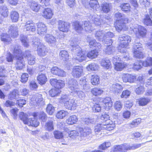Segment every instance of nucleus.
<instances>
[{
	"label": "nucleus",
	"mask_w": 152,
	"mask_h": 152,
	"mask_svg": "<svg viewBox=\"0 0 152 152\" xmlns=\"http://www.w3.org/2000/svg\"><path fill=\"white\" fill-rule=\"evenodd\" d=\"M69 42H71L70 45L72 48V50L76 54V59L80 62L85 60L86 58V53L82 51L79 46L77 45V40H75L74 41L73 40H72Z\"/></svg>",
	"instance_id": "3"
},
{
	"label": "nucleus",
	"mask_w": 152,
	"mask_h": 152,
	"mask_svg": "<svg viewBox=\"0 0 152 152\" xmlns=\"http://www.w3.org/2000/svg\"><path fill=\"white\" fill-rule=\"evenodd\" d=\"M27 57L28 61V63L29 65H33L35 61V57L30 53V52L29 51H26L24 55Z\"/></svg>",
	"instance_id": "22"
},
{
	"label": "nucleus",
	"mask_w": 152,
	"mask_h": 152,
	"mask_svg": "<svg viewBox=\"0 0 152 152\" xmlns=\"http://www.w3.org/2000/svg\"><path fill=\"white\" fill-rule=\"evenodd\" d=\"M55 138L57 139H59L63 137L62 133L58 131H54L53 133Z\"/></svg>",
	"instance_id": "64"
},
{
	"label": "nucleus",
	"mask_w": 152,
	"mask_h": 152,
	"mask_svg": "<svg viewBox=\"0 0 152 152\" xmlns=\"http://www.w3.org/2000/svg\"><path fill=\"white\" fill-rule=\"evenodd\" d=\"M60 92L59 89L54 88L49 91V94L52 97H54L57 95L58 94H59Z\"/></svg>",
	"instance_id": "55"
},
{
	"label": "nucleus",
	"mask_w": 152,
	"mask_h": 152,
	"mask_svg": "<svg viewBox=\"0 0 152 152\" xmlns=\"http://www.w3.org/2000/svg\"><path fill=\"white\" fill-rule=\"evenodd\" d=\"M143 50L142 45L141 43L135 42L133 46L132 51Z\"/></svg>",
	"instance_id": "56"
},
{
	"label": "nucleus",
	"mask_w": 152,
	"mask_h": 152,
	"mask_svg": "<svg viewBox=\"0 0 152 152\" xmlns=\"http://www.w3.org/2000/svg\"><path fill=\"white\" fill-rule=\"evenodd\" d=\"M93 110L94 112H99L101 110V107L100 104L95 103L93 107Z\"/></svg>",
	"instance_id": "63"
},
{
	"label": "nucleus",
	"mask_w": 152,
	"mask_h": 152,
	"mask_svg": "<svg viewBox=\"0 0 152 152\" xmlns=\"http://www.w3.org/2000/svg\"><path fill=\"white\" fill-rule=\"evenodd\" d=\"M83 72L82 67L77 66L74 67L72 69V75L76 78H78L81 77Z\"/></svg>",
	"instance_id": "17"
},
{
	"label": "nucleus",
	"mask_w": 152,
	"mask_h": 152,
	"mask_svg": "<svg viewBox=\"0 0 152 152\" xmlns=\"http://www.w3.org/2000/svg\"><path fill=\"white\" fill-rule=\"evenodd\" d=\"M143 50H137L132 51L134 57L138 58H144V55L142 53Z\"/></svg>",
	"instance_id": "39"
},
{
	"label": "nucleus",
	"mask_w": 152,
	"mask_h": 152,
	"mask_svg": "<svg viewBox=\"0 0 152 152\" xmlns=\"http://www.w3.org/2000/svg\"><path fill=\"white\" fill-rule=\"evenodd\" d=\"M8 33L10 35V36L7 34L3 33L1 38V41L6 43H8L11 41L12 40L10 36L13 38H15L18 35V27L12 26H10L9 27Z\"/></svg>",
	"instance_id": "5"
},
{
	"label": "nucleus",
	"mask_w": 152,
	"mask_h": 152,
	"mask_svg": "<svg viewBox=\"0 0 152 152\" xmlns=\"http://www.w3.org/2000/svg\"><path fill=\"white\" fill-rule=\"evenodd\" d=\"M98 54V52L96 50H91L87 54L86 57L91 59L96 58Z\"/></svg>",
	"instance_id": "38"
},
{
	"label": "nucleus",
	"mask_w": 152,
	"mask_h": 152,
	"mask_svg": "<svg viewBox=\"0 0 152 152\" xmlns=\"http://www.w3.org/2000/svg\"><path fill=\"white\" fill-rule=\"evenodd\" d=\"M8 13V10L5 5L0 6V13L4 17H7Z\"/></svg>",
	"instance_id": "36"
},
{
	"label": "nucleus",
	"mask_w": 152,
	"mask_h": 152,
	"mask_svg": "<svg viewBox=\"0 0 152 152\" xmlns=\"http://www.w3.org/2000/svg\"><path fill=\"white\" fill-rule=\"evenodd\" d=\"M20 39L23 45L25 47L28 46V42L27 37L25 36L21 35L20 36Z\"/></svg>",
	"instance_id": "54"
},
{
	"label": "nucleus",
	"mask_w": 152,
	"mask_h": 152,
	"mask_svg": "<svg viewBox=\"0 0 152 152\" xmlns=\"http://www.w3.org/2000/svg\"><path fill=\"white\" fill-rule=\"evenodd\" d=\"M82 2L86 7L88 8L90 7L94 11L99 9L100 6L97 0H90L89 2L87 0H82Z\"/></svg>",
	"instance_id": "10"
},
{
	"label": "nucleus",
	"mask_w": 152,
	"mask_h": 152,
	"mask_svg": "<svg viewBox=\"0 0 152 152\" xmlns=\"http://www.w3.org/2000/svg\"><path fill=\"white\" fill-rule=\"evenodd\" d=\"M141 119L140 118L134 120L132 122L130 123V127L132 128L137 126L141 122Z\"/></svg>",
	"instance_id": "59"
},
{
	"label": "nucleus",
	"mask_w": 152,
	"mask_h": 152,
	"mask_svg": "<svg viewBox=\"0 0 152 152\" xmlns=\"http://www.w3.org/2000/svg\"><path fill=\"white\" fill-rule=\"evenodd\" d=\"M55 110L54 107L51 104H48L46 107V112L50 115H52Z\"/></svg>",
	"instance_id": "50"
},
{
	"label": "nucleus",
	"mask_w": 152,
	"mask_h": 152,
	"mask_svg": "<svg viewBox=\"0 0 152 152\" xmlns=\"http://www.w3.org/2000/svg\"><path fill=\"white\" fill-rule=\"evenodd\" d=\"M43 99L42 95L39 94H36L32 96L30 100V103L33 105L42 103Z\"/></svg>",
	"instance_id": "16"
},
{
	"label": "nucleus",
	"mask_w": 152,
	"mask_h": 152,
	"mask_svg": "<svg viewBox=\"0 0 152 152\" xmlns=\"http://www.w3.org/2000/svg\"><path fill=\"white\" fill-rule=\"evenodd\" d=\"M60 101L64 104V107L68 110H74L76 109L77 105L75 102V100L74 99H70L66 95L62 97Z\"/></svg>",
	"instance_id": "6"
},
{
	"label": "nucleus",
	"mask_w": 152,
	"mask_h": 152,
	"mask_svg": "<svg viewBox=\"0 0 152 152\" xmlns=\"http://www.w3.org/2000/svg\"><path fill=\"white\" fill-rule=\"evenodd\" d=\"M103 129V125L102 124H97L95 127L94 129V131L96 134H98V133H99L100 134H101L100 132H101V130Z\"/></svg>",
	"instance_id": "60"
},
{
	"label": "nucleus",
	"mask_w": 152,
	"mask_h": 152,
	"mask_svg": "<svg viewBox=\"0 0 152 152\" xmlns=\"http://www.w3.org/2000/svg\"><path fill=\"white\" fill-rule=\"evenodd\" d=\"M45 40L51 46H55L56 43V38L52 35L47 34L45 37Z\"/></svg>",
	"instance_id": "19"
},
{
	"label": "nucleus",
	"mask_w": 152,
	"mask_h": 152,
	"mask_svg": "<svg viewBox=\"0 0 152 152\" xmlns=\"http://www.w3.org/2000/svg\"><path fill=\"white\" fill-rule=\"evenodd\" d=\"M103 102L104 104V106L107 110L109 109L112 106V102L109 97H107L104 98L103 100Z\"/></svg>",
	"instance_id": "30"
},
{
	"label": "nucleus",
	"mask_w": 152,
	"mask_h": 152,
	"mask_svg": "<svg viewBox=\"0 0 152 152\" xmlns=\"http://www.w3.org/2000/svg\"><path fill=\"white\" fill-rule=\"evenodd\" d=\"M31 118L28 119L26 123L25 124L28 125L29 126L36 127H37L39 124V122L35 118Z\"/></svg>",
	"instance_id": "26"
},
{
	"label": "nucleus",
	"mask_w": 152,
	"mask_h": 152,
	"mask_svg": "<svg viewBox=\"0 0 152 152\" xmlns=\"http://www.w3.org/2000/svg\"><path fill=\"white\" fill-rule=\"evenodd\" d=\"M40 41L38 38H36L33 40L32 46L33 47L37 48L38 55L40 56L43 57L46 55L47 52L45 50L44 46L41 43Z\"/></svg>",
	"instance_id": "7"
},
{
	"label": "nucleus",
	"mask_w": 152,
	"mask_h": 152,
	"mask_svg": "<svg viewBox=\"0 0 152 152\" xmlns=\"http://www.w3.org/2000/svg\"><path fill=\"white\" fill-rule=\"evenodd\" d=\"M91 83L93 85H96L99 84V77L96 75L92 76L91 79Z\"/></svg>",
	"instance_id": "46"
},
{
	"label": "nucleus",
	"mask_w": 152,
	"mask_h": 152,
	"mask_svg": "<svg viewBox=\"0 0 152 152\" xmlns=\"http://www.w3.org/2000/svg\"><path fill=\"white\" fill-rule=\"evenodd\" d=\"M149 99L147 98H140L139 100V105L142 106L145 105L149 102Z\"/></svg>",
	"instance_id": "61"
},
{
	"label": "nucleus",
	"mask_w": 152,
	"mask_h": 152,
	"mask_svg": "<svg viewBox=\"0 0 152 152\" xmlns=\"http://www.w3.org/2000/svg\"><path fill=\"white\" fill-rule=\"evenodd\" d=\"M75 94H72V95L74 96L77 95L78 97L82 100H84L85 98V94L84 93L81 91L80 90L79 88L77 90Z\"/></svg>",
	"instance_id": "52"
},
{
	"label": "nucleus",
	"mask_w": 152,
	"mask_h": 152,
	"mask_svg": "<svg viewBox=\"0 0 152 152\" xmlns=\"http://www.w3.org/2000/svg\"><path fill=\"white\" fill-rule=\"evenodd\" d=\"M64 131L67 132L69 137L72 139H76L79 141L81 138L78 129L76 130L69 131L68 129L66 128L64 129Z\"/></svg>",
	"instance_id": "13"
},
{
	"label": "nucleus",
	"mask_w": 152,
	"mask_h": 152,
	"mask_svg": "<svg viewBox=\"0 0 152 152\" xmlns=\"http://www.w3.org/2000/svg\"><path fill=\"white\" fill-rule=\"evenodd\" d=\"M118 50L121 53H125L123 55V58L124 59V61L127 60L129 59V55L126 50V48L123 49L122 48H118Z\"/></svg>",
	"instance_id": "45"
},
{
	"label": "nucleus",
	"mask_w": 152,
	"mask_h": 152,
	"mask_svg": "<svg viewBox=\"0 0 152 152\" xmlns=\"http://www.w3.org/2000/svg\"><path fill=\"white\" fill-rule=\"evenodd\" d=\"M122 10L125 12H129L130 11L131 7L128 3H124L120 6Z\"/></svg>",
	"instance_id": "43"
},
{
	"label": "nucleus",
	"mask_w": 152,
	"mask_h": 152,
	"mask_svg": "<svg viewBox=\"0 0 152 152\" xmlns=\"http://www.w3.org/2000/svg\"><path fill=\"white\" fill-rule=\"evenodd\" d=\"M10 18L12 22H17L19 18V14L16 11H12L10 13Z\"/></svg>",
	"instance_id": "31"
},
{
	"label": "nucleus",
	"mask_w": 152,
	"mask_h": 152,
	"mask_svg": "<svg viewBox=\"0 0 152 152\" xmlns=\"http://www.w3.org/2000/svg\"><path fill=\"white\" fill-rule=\"evenodd\" d=\"M24 29L27 31H34L36 30V27L32 21L29 20L26 22Z\"/></svg>",
	"instance_id": "20"
},
{
	"label": "nucleus",
	"mask_w": 152,
	"mask_h": 152,
	"mask_svg": "<svg viewBox=\"0 0 152 152\" xmlns=\"http://www.w3.org/2000/svg\"><path fill=\"white\" fill-rule=\"evenodd\" d=\"M14 54L16 56V59L18 57H22L21 50L18 46H17L15 48L14 50Z\"/></svg>",
	"instance_id": "49"
},
{
	"label": "nucleus",
	"mask_w": 152,
	"mask_h": 152,
	"mask_svg": "<svg viewBox=\"0 0 152 152\" xmlns=\"http://www.w3.org/2000/svg\"><path fill=\"white\" fill-rule=\"evenodd\" d=\"M98 65L95 63H91L86 67V69L88 71H95L98 70Z\"/></svg>",
	"instance_id": "41"
},
{
	"label": "nucleus",
	"mask_w": 152,
	"mask_h": 152,
	"mask_svg": "<svg viewBox=\"0 0 152 152\" xmlns=\"http://www.w3.org/2000/svg\"><path fill=\"white\" fill-rule=\"evenodd\" d=\"M108 43V44L104 43V44H109V45L105 46V47L103 50L104 51L107 55L113 54L115 52V48L111 45L112 43L109 44V42Z\"/></svg>",
	"instance_id": "23"
},
{
	"label": "nucleus",
	"mask_w": 152,
	"mask_h": 152,
	"mask_svg": "<svg viewBox=\"0 0 152 152\" xmlns=\"http://www.w3.org/2000/svg\"><path fill=\"white\" fill-rule=\"evenodd\" d=\"M53 122L50 121L46 123L45 128V129L49 131L53 130L54 129Z\"/></svg>",
	"instance_id": "48"
},
{
	"label": "nucleus",
	"mask_w": 152,
	"mask_h": 152,
	"mask_svg": "<svg viewBox=\"0 0 152 152\" xmlns=\"http://www.w3.org/2000/svg\"><path fill=\"white\" fill-rule=\"evenodd\" d=\"M59 56L61 58L64 60H66L69 58L68 53L65 50H61L59 53Z\"/></svg>",
	"instance_id": "47"
},
{
	"label": "nucleus",
	"mask_w": 152,
	"mask_h": 152,
	"mask_svg": "<svg viewBox=\"0 0 152 152\" xmlns=\"http://www.w3.org/2000/svg\"><path fill=\"white\" fill-rule=\"evenodd\" d=\"M58 29L64 32H67L70 28V23L68 22L60 20L58 22Z\"/></svg>",
	"instance_id": "12"
},
{
	"label": "nucleus",
	"mask_w": 152,
	"mask_h": 152,
	"mask_svg": "<svg viewBox=\"0 0 152 152\" xmlns=\"http://www.w3.org/2000/svg\"><path fill=\"white\" fill-rule=\"evenodd\" d=\"M19 95L18 91L17 89H15L10 92L8 97L9 99L12 100L16 99L19 96Z\"/></svg>",
	"instance_id": "35"
},
{
	"label": "nucleus",
	"mask_w": 152,
	"mask_h": 152,
	"mask_svg": "<svg viewBox=\"0 0 152 152\" xmlns=\"http://www.w3.org/2000/svg\"><path fill=\"white\" fill-rule=\"evenodd\" d=\"M90 18L94 22V24H91L88 21L84 22L83 23L84 29L87 32L90 33L94 29L93 26L94 24L98 26L104 23L102 19L103 18V16L102 15L99 16L95 14L93 15H91Z\"/></svg>",
	"instance_id": "1"
},
{
	"label": "nucleus",
	"mask_w": 152,
	"mask_h": 152,
	"mask_svg": "<svg viewBox=\"0 0 152 152\" xmlns=\"http://www.w3.org/2000/svg\"><path fill=\"white\" fill-rule=\"evenodd\" d=\"M92 94L95 96L100 95L103 92V91L101 88H94L91 89Z\"/></svg>",
	"instance_id": "37"
},
{
	"label": "nucleus",
	"mask_w": 152,
	"mask_h": 152,
	"mask_svg": "<svg viewBox=\"0 0 152 152\" xmlns=\"http://www.w3.org/2000/svg\"><path fill=\"white\" fill-rule=\"evenodd\" d=\"M126 66V64L124 62H116L114 64V68L117 71H121Z\"/></svg>",
	"instance_id": "34"
},
{
	"label": "nucleus",
	"mask_w": 152,
	"mask_h": 152,
	"mask_svg": "<svg viewBox=\"0 0 152 152\" xmlns=\"http://www.w3.org/2000/svg\"><path fill=\"white\" fill-rule=\"evenodd\" d=\"M114 35L110 32H106L103 31H97L96 34V37L99 40L102 41L103 43L111 44L113 41L110 38L113 37Z\"/></svg>",
	"instance_id": "4"
},
{
	"label": "nucleus",
	"mask_w": 152,
	"mask_h": 152,
	"mask_svg": "<svg viewBox=\"0 0 152 152\" xmlns=\"http://www.w3.org/2000/svg\"><path fill=\"white\" fill-rule=\"evenodd\" d=\"M118 40L121 41V42L118 48H122L123 49L126 48L131 41V38L127 35L124 34L120 35Z\"/></svg>",
	"instance_id": "9"
},
{
	"label": "nucleus",
	"mask_w": 152,
	"mask_h": 152,
	"mask_svg": "<svg viewBox=\"0 0 152 152\" xmlns=\"http://www.w3.org/2000/svg\"><path fill=\"white\" fill-rule=\"evenodd\" d=\"M77 117L75 115L70 116L66 121V123L69 125H73L75 124L77 121Z\"/></svg>",
	"instance_id": "33"
},
{
	"label": "nucleus",
	"mask_w": 152,
	"mask_h": 152,
	"mask_svg": "<svg viewBox=\"0 0 152 152\" xmlns=\"http://www.w3.org/2000/svg\"><path fill=\"white\" fill-rule=\"evenodd\" d=\"M31 9L35 12H38L40 9V5L35 1H32L29 4Z\"/></svg>",
	"instance_id": "28"
},
{
	"label": "nucleus",
	"mask_w": 152,
	"mask_h": 152,
	"mask_svg": "<svg viewBox=\"0 0 152 152\" xmlns=\"http://www.w3.org/2000/svg\"><path fill=\"white\" fill-rule=\"evenodd\" d=\"M102 10L105 13L108 12L110 10V7L109 4L104 3L102 4Z\"/></svg>",
	"instance_id": "58"
},
{
	"label": "nucleus",
	"mask_w": 152,
	"mask_h": 152,
	"mask_svg": "<svg viewBox=\"0 0 152 152\" xmlns=\"http://www.w3.org/2000/svg\"><path fill=\"white\" fill-rule=\"evenodd\" d=\"M101 66L107 69L111 67V63L110 61L107 58L102 59L101 61Z\"/></svg>",
	"instance_id": "32"
},
{
	"label": "nucleus",
	"mask_w": 152,
	"mask_h": 152,
	"mask_svg": "<svg viewBox=\"0 0 152 152\" xmlns=\"http://www.w3.org/2000/svg\"><path fill=\"white\" fill-rule=\"evenodd\" d=\"M143 21L144 24L147 26H151L152 25V20L148 14H146L145 15V17L143 18Z\"/></svg>",
	"instance_id": "40"
},
{
	"label": "nucleus",
	"mask_w": 152,
	"mask_h": 152,
	"mask_svg": "<svg viewBox=\"0 0 152 152\" xmlns=\"http://www.w3.org/2000/svg\"><path fill=\"white\" fill-rule=\"evenodd\" d=\"M115 17L116 20V25L115 26L116 30L119 32L122 29L128 30V28L125 25L128 21V19L125 16L118 12L115 14Z\"/></svg>",
	"instance_id": "2"
},
{
	"label": "nucleus",
	"mask_w": 152,
	"mask_h": 152,
	"mask_svg": "<svg viewBox=\"0 0 152 152\" xmlns=\"http://www.w3.org/2000/svg\"><path fill=\"white\" fill-rule=\"evenodd\" d=\"M142 65V62L141 61H137L134 63L133 69L134 70H138L141 68Z\"/></svg>",
	"instance_id": "57"
},
{
	"label": "nucleus",
	"mask_w": 152,
	"mask_h": 152,
	"mask_svg": "<svg viewBox=\"0 0 152 152\" xmlns=\"http://www.w3.org/2000/svg\"><path fill=\"white\" fill-rule=\"evenodd\" d=\"M36 24L38 34L42 36H43L47 32V26L43 23L42 22L38 23Z\"/></svg>",
	"instance_id": "14"
},
{
	"label": "nucleus",
	"mask_w": 152,
	"mask_h": 152,
	"mask_svg": "<svg viewBox=\"0 0 152 152\" xmlns=\"http://www.w3.org/2000/svg\"><path fill=\"white\" fill-rule=\"evenodd\" d=\"M74 28L76 32L78 33H81L83 30V26L79 22L75 21L73 23Z\"/></svg>",
	"instance_id": "29"
},
{
	"label": "nucleus",
	"mask_w": 152,
	"mask_h": 152,
	"mask_svg": "<svg viewBox=\"0 0 152 152\" xmlns=\"http://www.w3.org/2000/svg\"><path fill=\"white\" fill-rule=\"evenodd\" d=\"M142 65L145 67L152 66V58L148 57L145 61L142 62Z\"/></svg>",
	"instance_id": "51"
},
{
	"label": "nucleus",
	"mask_w": 152,
	"mask_h": 152,
	"mask_svg": "<svg viewBox=\"0 0 152 152\" xmlns=\"http://www.w3.org/2000/svg\"><path fill=\"white\" fill-rule=\"evenodd\" d=\"M25 66L24 62L22 57L19 56L17 58V62L16 68L17 70H20L22 69Z\"/></svg>",
	"instance_id": "24"
},
{
	"label": "nucleus",
	"mask_w": 152,
	"mask_h": 152,
	"mask_svg": "<svg viewBox=\"0 0 152 152\" xmlns=\"http://www.w3.org/2000/svg\"><path fill=\"white\" fill-rule=\"evenodd\" d=\"M50 84L55 88L59 89L65 85L64 82L61 80H57L56 79H51L50 80Z\"/></svg>",
	"instance_id": "15"
},
{
	"label": "nucleus",
	"mask_w": 152,
	"mask_h": 152,
	"mask_svg": "<svg viewBox=\"0 0 152 152\" xmlns=\"http://www.w3.org/2000/svg\"><path fill=\"white\" fill-rule=\"evenodd\" d=\"M123 105L120 101H116L114 104V107L118 111H120L122 109Z\"/></svg>",
	"instance_id": "62"
},
{
	"label": "nucleus",
	"mask_w": 152,
	"mask_h": 152,
	"mask_svg": "<svg viewBox=\"0 0 152 152\" xmlns=\"http://www.w3.org/2000/svg\"><path fill=\"white\" fill-rule=\"evenodd\" d=\"M53 15L52 10L50 8H47L45 9L42 11V16L44 18L50 19H51Z\"/></svg>",
	"instance_id": "18"
},
{
	"label": "nucleus",
	"mask_w": 152,
	"mask_h": 152,
	"mask_svg": "<svg viewBox=\"0 0 152 152\" xmlns=\"http://www.w3.org/2000/svg\"><path fill=\"white\" fill-rule=\"evenodd\" d=\"M19 116L20 119L23 121L24 124L26 123L28 119L26 114H25L24 112H22L19 113Z\"/></svg>",
	"instance_id": "53"
},
{
	"label": "nucleus",
	"mask_w": 152,
	"mask_h": 152,
	"mask_svg": "<svg viewBox=\"0 0 152 152\" xmlns=\"http://www.w3.org/2000/svg\"><path fill=\"white\" fill-rule=\"evenodd\" d=\"M130 29L134 32L136 37L138 38L144 37H145L147 30L144 27L141 26H136L130 27Z\"/></svg>",
	"instance_id": "8"
},
{
	"label": "nucleus",
	"mask_w": 152,
	"mask_h": 152,
	"mask_svg": "<svg viewBox=\"0 0 152 152\" xmlns=\"http://www.w3.org/2000/svg\"><path fill=\"white\" fill-rule=\"evenodd\" d=\"M68 114L67 111L61 110L58 111L56 114V117L58 119H62Z\"/></svg>",
	"instance_id": "42"
},
{
	"label": "nucleus",
	"mask_w": 152,
	"mask_h": 152,
	"mask_svg": "<svg viewBox=\"0 0 152 152\" xmlns=\"http://www.w3.org/2000/svg\"><path fill=\"white\" fill-rule=\"evenodd\" d=\"M37 80L39 84L43 85L46 83L47 78L45 74L39 73L37 76Z\"/></svg>",
	"instance_id": "27"
},
{
	"label": "nucleus",
	"mask_w": 152,
	"mask_h": 152,
	"mask_svg": "<svg viewBox=\"0 0 152 152\" xmlns=\"http://www.w3.org/2000/svg\"><path fill=\"white\" fill-rule=\"evenodd\" d=\"M78 131L80 134V136L86 137L91 133V129L89 128L83 129V128H78Z\"/></svg>",
	"instance_id": "25"
},
{
	"label": "nucleus",
	"mask_w": 152,
	"mask_h": 152,
	"mask_svg": "<svg viewBox=\"0 0 152 152\" xmlns=\"http://www.w3.org/2000/svg\"><path fill=\"white\" fill-rule=\"evenodd\" d=\"M32 115L34 118H38L43 122L45 121L47 119V115L43 111L34 113Z\"/></svg>",
	"instance_id": "21"
},
{
	"label": "nucleus",
	"mask_w": 152,
	"mask_h": 152,
	"mask_svg": "<svg viewBox=\"0 0 152 152\" xmlns=\"http://www.w3.org/2000/svg\"><path fill=\"white\" fill-rule=\"evenodd\" d=\"M109 122H106L105 124H102L103 125V129H105L109 131L113 130L115 127L114 124H108Z\"/></svg>",
	"instance_id": "44"
},
{
	"label": "nucleus",
	"mask_w": 152,
	"mask_h": 152,
	"mask_svg": "<svg viewBox=\"0 0 152 152\" xmlns=\"http://www.w3.org/2000/svg\"><path fill=\"white\" fill-rule=\"evenodd\" d=\"M67 85L69 91L71 94H76V92L79 89L78 84L77 81L73 79H69Z\"/></svg>",
	"instance_id": "11"
}]
</instances>
